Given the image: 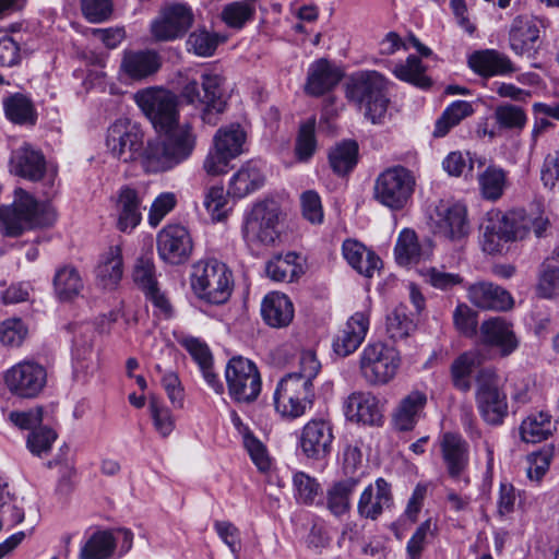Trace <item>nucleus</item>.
Listing matches in <instances>:
<instances>
[{"label":"nucleus","instance_id":"1","mask_svg":"<svg viewBox=\"0 0 559 559\" xmlns=\"http://www.w3.org/2000/svg\"><path fill=\"white\" fill-rule=\"evenodd\" d=\"M106 146L120 162L140 160L147 173L167 171L192 154V139L187 129L179 130L168 141L148 142L144 147L142 129L127 118L117 119L109 126Z\"/></svg>","mask_w":559,"mask_h":559},{"label":"nucleus","instance_id":"2","mask_svg":"<svg viewBox=\"0 0 559 559\" xmlns=\"http://www.w3.org/2000/svg\"><path fill=\"white\" fill-rule=\"evenodd\" d=\"M57 213L48 202H39L22 188L14 191L11 205L0 206V233L7 237H19L25 230L52 226Z\"/></svg>","mask_w":559,"mask_h":559},{"label":"nucleus","instance_id":"3","mask_svg":"<svg viewBox=\"0 0 559 559\" xmlns=\"http://www.w3.org/2000/svg\"><path fill=\"white\" fill-rule=\"evenodd\" d=\"M135 100L155 130L165 134L163 141H168L179 130L187 129L192 139V151L195 146V136L187 123L179 124L178 97L170 91L151 87L135 94Z\"/></svg>","mask_w":559,"mask_h":559},{"label":"nucleus","instance_id":"4","mask_svg":"<svg viewBox=\"0 0 559 559\" xmlns=\"http://www.w3.org/2000/svg\"><path fill=\"white\" fill-rule=\"evenodd\" d=\"M386 88L388 81L381 73L360 71L349 78L346 84V97L359 106L365 105V116L372 123H378L388 110Z\"/></svg>","mask_w":559,"mask_h":559},{"label":"nucleus","instance_id":"5","mask_svg":"<svg viewBox=\"0 0 559 559\" xmlns=\"http://www.w3.org/2000/svg\"><path fill=\"white\" fill-rule=\"evenodd\" d=\"M402 359L399 350L381 341L368 343L359 354L361 378L373 386L390 383L397 374Z\"/></svg>","mask_w":559,"mask_h":559},{"label":"nucleus","instance_id":"6","mask_svg":"<svg viewBox=\"0 0 559 559\" xmlns=\"http://www.w3.org/2000/svg\"><path fill=\"white\" fill-rule=\"evenodd\" d=\"M191 287L199 298L221 305L230 297L231 274L216 260L199 261L192 267Z\"/></svg>","mask_w":559,"mask_h":559},{"label":"nucleus","instance_id":"7","mask_svg":"<svg viewBox=\"0 0 559 559\" xmlns=\"http://www.w3.org/2000/svg\"><path fill=\"white\" fill-rule=\"evenodd\" d=\"M416 178L404 166H392L383 170L374 181V199L383 206L399 211L404 209L414 194Z\"/></svg>","mask_w":559,"mask_h":559},{"label":"nucleus","instance_id":"8","mask_svg":"<svg viewBox=\"0 0 559 559\" xmlns=\"http://www.w3.org/2000/svg\"><path fill=\"white\" fill-rule=\"evenodd\" d=\"M475 401L481 418L489 425L502 424L508 415V399L500 388V380L495 370L485 368L475 378Z\"/></svg>","mask_w":559,"mask_h":559},{"label":"nucleus","instance_id":"9","mask_svg":"<svg viewBox=\"0 0 559 559\" xmlns=\"http://www.w3.org/2000/svg\"><path fill=\"white\" fill-rule=\"evenodd\" d=\"M497 226L500 239L516 241L525 239L531 231L537 238L544 237L550 227V219L540 204H532L528 210L516 209L507 212Z\"/></svg>","mask_w":559,"mask_h":559},{"label":"nucleus","instance_id":"10","mask_svg":"<svg viewBox=\"0 0 559 559\" xmlns=\"http://www.w3.org/2000/svg\"><path fill=\"white\" fill-rule=\"evenodd\" d=\"M246 133L238 123L219 128L214 138L213 146L209 151L203 169L207 175L218 176L226 174L231 159L243 152Z\"/></svg>","mask_w":559,"mask_h":559},{"label":"nucleus","instance_id":"11","mask_svg":"<svg viewBox=\"0 0 559 559\" xmlns=\"http://www.w3.org/2000/svg\"><path fill=\"white\" fill-rule=\"evenodd\" d=\"M229 395L236 402L251 403L261 392V377L253 361L243 357H233L225 369Z\"/></svg>","mask_w":559,"mask_h":559},{"label":"nucleus","instance_id":"12","mask_svg":"<svg viewBox=\"0 0 559 559\" xmlns=\"http://www.w3.org/2000/svg\"><path fill=\"white\" fill-rule=\"evenodd\" d=\"M313 386L295 376H285L274 392L276 412L285 418L295 419L305 415L313 403Z\"/></svg>","mask_w":559,"mask_h":559},{"label":"nucleus","instance_id":"13","mask_svg":"<svg viewBox=\"0 0 559 559\" xmlns=\"http://www.w3.org/2000/svg\"><path fill=\"white\" fill-rule=\"evenodd\" d=\"M280 207L274 201L257 203L247 215L242 236L250 246L271 245L278 237Z\"/></svg>","mask_w":559,"mask_h":559},{"label":"nucleus","instance_id":"14","mask_svg":"<svg viewBox=\"0 0 559 559\" xmlns=\"http://www.w3.org/2000/svg\"><path fill=\"white\" fill-rule=\"evenodd\" d=\"M193 22L194 13L190 5L170 2L163 5L151 22V35L156 41H173L182 38Z\"/></svg>","mask_w":559,"mask_h":559},{"label":"nucleus","instance_id":"15","mask_svg":"<svg viewBox=\"0 0 559 559\" xmlns=\"http://www.w3.org/2000/svg\"><path fill=\"white\" fill-rule=\"evenodd\" d=\"M297 439L298 449L306 459L322 462L332 453L334 426L330 419L311 418L300 429Z\"/></svg>","mask_w":559,"mask_h":559},{"label":"nucleus","instance_id":"16","mask_svg":"<svg viewBox=\"0 0 559 559\" xmlns=\"http://www.w3.org/2000/svg\"><path fill=\"white\" fill-rule=\"evenodd\" d=\"M10 169L12 174L29 181L45 179L50 189L55 187L57 169L48 168L44 154L28 143H24L12 152Z\"/></svg>","mask_w":559,"mask_h":559},{"label":"nucleus","instance_id":"17","mask_svg":"<svg viewBox=\"0 0 559 559\" xmlns=\"http://www.w3.org/2000/svg\"><path fill=\"white\" fill-rule=\"evenodd\" d=\"M440 451L445 472L460 487L469 485V445L462 436L445 432L440 439Z\"/></svg>","mask_w":559,"mask_h":559},{"label":"nucleus","instance_id":"18","mask_svg":"<svg viewBox=\"0 0 559 559\" xmlns=\"http://www.w3.org/2000/svg\"><path fill=\"white\" fill-rule=\"evenodd\" d=\"M10 392L21 397H35L47 381L45 368L34 361H22L13 366L4 377Z\"/></svg>","mask_w":559,"mask_h":559},{"label":"nucleus","instance_id":"19","mask_svg":"<svg viewBox=\"0 0 559 559\" xmlns=\"http://www.w3.org/2000/svg\"><path fill=\"white\" fill-rule=\"evenodd\" d=\"M192 239L186 227L167 225L157 235V252L165 262L181 264L192 252Z\"/></svg>","mask_w":559,"mask_h":559},{"label":"nucleus","instance_id":"20","mask_svg":"<svg viewBox=\"0 0 559 559\" xmlns=\"http://www.w3.org/2000/svg\"><path fill=\"white\" fill-rule=\"evenodd\" d=\"M438 235L451 241H461L469 234L467 209L462 203H440L433 218Z\"/></svg>","mask_w":559,"mask_h":559},{"label":"nucleus","instance_id":"21","mask_svg":"<svg viewBox=\"0 0 559 559\" xmlns=\"http://www.w3.org/2000/svg\"><path fill=\"white\" fill-rule=\"evenodd\" d=\"M144 193L134 187L122 186L115 199L116 227L121 233H131L142 221Z\"/></svg>","mask_w":559,"mask_h":559},{"label":"nucleus","instance_id":"22","mask_svg":"<svg viewBox=\"0 0 559 559\" xmlns=\"http://www.w3.org/2000/svg\"><path fill=\"white\" fill-rule=\"evenodd\" d=\"M479 341L485 346L496 348L503 357L511 355L520 344L513 324L501 317H492L481 322Z\"/></svg>","mask_w":559,"mask_h":559},{"label":"nucleus","instance_id":"23","mask_svg":"<svg viewBox=\"0 0 559 559\" xmlns=\"http://www.w3.org/2000/svg\"><path fill=\"white\" fill-rule=\"evenodd\" d=\"M344 413L348 420L368 426L383 423L382 405L371 392L356 391L344 401Z\"/></svg>","mask_w":559,"mask_h":559},{"label":"nucleus","instance_id":"24","mask_svg":"<svg viewBox=\"0 0 559 559\" xmlns=\"http://www.w3.org/2000/svg\"><path fill=\"white\" fill-rule=\"evenodd\" d=\"M467 64L473 72L481 78L508 76L518 68L503 52L496 49L476 50L467 58Z\"/></svg>","mask_w":559,"mask_h":559},{"label":"nucleus","instance_id":"25","mask_svg":"<svg viewBox=\"0 0 559 559\" xmlns=\"http://www.w3.org/2000/svg\"><path fill=\"white\" fill-rule=\"evenodd\" d=\"M341 70L325 58L310 63L304 91L307 95L319 97L331 92L341 81Z\"/></svg>","mask_w":559,"mask_h":559},{"label":"nucleus","instance_id":"26","mask_svg":"<svg viewBox=\"0 0 559 559\" xmlns=\"http://www.w3.org/2000/svg\"><path fill=\"white\" fill-rule=\"evenodd\" d=\"M370 324V311H356L333 342L334 352L343 357L353 354L364 342Z\"/></svg>","mask_w":559,"mask_h":559},{"label":"nucleus","instance_id":"27","mask_svg":"<svg viewBox=\"0 0 559 559\" xmlns=\"http://www.w3.org/2000/svg\"><path fill=\"white\" fill-rule=\"evenodd\" d=\"M468 300L484 310L506 311L512 308L513 298L508 290L491 282H477L467 288Z\"/></svg>","mask_w":559,"mask_h":559},{"label":"nucleus","instance_id":"28","mask_svg":"<svg viewBox=\"0 0 559 559\" xmlns=\"http://www.w3.org/2000/svg\"><path fill=\"white\" fill-rule=\"evenodd\" d=\"M433 243L429 238L418 240L414 230L403 229L396 240L394 254L400 265L415 264L431 257Z\"/></svg>","mask_w":559,"mask_h":559},{"label":"nucleus","instance_id":"29","mask_svg":"<svg viewBox=\"0 0 559 559\" xmlns=\"http://www.w3.org/2000/svg\"><path fill=\"white\" fill-rule=\"evenodd\" d=\"M392 499L390 484L383 478H378L374 485H369L361 492L357 506L358 514L365 519L376 520L384 509L390 508Z\"/></svg>","mask_w":559,"mask_h":559},{"label":"nucleus","instance_id":"30","mask_svg":"<svg viewBox=\"0 0 559 559\" xmlns=\"http://www.w3.org/2000/svg\"><path fill=\"white\" fill-rule=\"evenodd\" d=\"M223 82L224 79L216 73H203L201 75L202 106H204L202 120L211 126L217 123V115L226 108L222 90Z\"/></svg>","mask_w":559,"mask_h":559},{"label":"nucleus","instance_id":"31","mask_svg":"<svg viewBox=\"0 0 559 559\" xmlns=\"http://www.w3.org/2000/svg\"><path fill=\"white\" fill-rule=\"evenodd\" d=\"M427 405V394L414 390L405 395L393 412L392 420L394 427L400 431H411L418 423Z\"/></svg>","mask_w":559,"mask_h":559},{"label":"nucleus","instance_id":"32","mask_svg":"<svg viewBox=\"0 0 559 559\" xmlns=\"http://www.w3.org/2000/svg\"><path fill=\"white\" fill-rule=\"evenodd\" d=\"M160 57L153 50L126 51L121 61L122 72L132 80H143L160 68Z\"/></svg>","mask_w":559,"mask_h":559},{"label":"nucleus","instance_id":"33","mask_svg":"<svg viewBox=\"0 0 559 559\" xmlns=\"http://www.w3.org/2000/svg\"><path fill=\"white\" fill-rule=\"evenodd\" d=\"M294 305L285 294L270 293L261 305L262 318L272 328L288 326L294 319Z\"/></svg>","mask_w":559,"mask_h":559},{"label":"nucleus","instance_id":"34","mask_svg":"<svg viewBox=\"0 0 559 559\" xmlns=\"http://www.w3.org/2000/svg\"><path fill=\"white\" fill-rule=\"evenodd\" d=\"M123 275L122 253L119 246L110 247L95 269L97 284L105 289L117 287Z\"/></svg>","mask_w":559,"mask_h":559},{"label":"nucleus","instance_id":"35","mask_svg":"<svg viewBox=\"0 0 559 559\" xmlns=\"http://www.w3.org/2000/svg\"><path fill=\"white\" fill-rule=\"evenodd\" d=\"M264 185V175L257 162L246 163L230 179L227 193L245 198Z\"/></svg>","mask_w":559,"mask_h":559},{"label":"nucleus","instance_id":"36","mask_svg":"<svg viewBox=\"0 0 559 559\" xmlns=\"http://www.w3.org/2000/svg\"><path fill=\"white\" fill-rule=\"evenodd\" d=\"M539 38V29L528 19L518 16L513 20L510 32V48L518 56L530 55L535 49V43Z\"/></svg>","mask_w":559,"mask_h":559},{"label":"nucleus","instance_id":"37","mask_svg":"<svg viewBox=\"0 0 559 559\" xmlns=\"http://www.w3.org/2000/svg\"><path fill=\"white\" fill-rule=\"evenodd\" d=\"M559 293V248L544 260L539 267L536 294L545 299H552Z\"/></svg>","mask_w":559,"mask_h":559},{"label":"nucleus","instance_id":"38","mask_svg":"<svg viewBox=\"0 0 559 559\" xmlns=\"http://www.w3.org/2000/svg\"><path fill=\"white\" fill-rule=\"evenodd\" d=\"M479 192L485 200H499L508 187V173L497 165H488L478 177Z\"/></svg>","mask_w":559,"mask_h":559},{"label":"nucleus","instance_id":"39","mask_svg":"<svg viewBox=\"0 0 559 559\" xmlns=\"http://www.w3.org/2000/svg\"><path fill=\"white\" fill-rule=\"evenodd\" d=\"M84 283L79 271L71 265L57 270L53 277V289L60 301H70L83 290Z\"/></svg>","mask_w":559,"mask_h":559},{"label":"nucleus","instance_id":"40","mask_svg":"<svg viewBox=\"0 0 559 559\" xmlns=\"http://www.w3.org/2000/svg\"><path fill=\"white\" fill-rule=\"evenodd\" d=\"M481 364V355L478 350H469L460 355L451 365L453 385L467 392L472 388L471 374Z\"/></svg>","mask_w":559,"mask_h":559},{"label":"nucleus","instance_id":"41","mask_svg":"<svg viewBox=\"0 0 559 559\" xmlns=\"http://www.w3.org/2000/svg\"><path fill=\"white\" fill-rule=\"evenodd\" d=\"M5 117L17 124H35L37 112L33 102L25 95L16 93L3 99Z\"/></svg>","mask_w":559,"mask_h":559},{"label":"nucleus","instance_id":"42","mask_svg":"<svg viewBox=\"0 0 559 559\" xmlns=\"http://www.w3.org/2000/svg\"><path fill=\"white\" fill-rule=\"evenodd\" d=\"M392 73L396 79L420 88H428L432 84L431 79L426 74V67L415 55L408 56L405 62L396 63Z\"/></svg>","mask_w":559,"mask_h":559},{"label":"nucleus","instance_id":"43","mask_svg":"<svg viewBox=\"0 0 559 559\" xmlns=\"http://www.w3.org/2000/svg\"><path fill=\"white\" fill-rule=\"evenodd\" d=\"M360 479L358 476H349L344 480L334 484L328 490V508L336 516L346 513L349 510V497L358 486Z\"/></svg>","mask_w":559,"mask_h":559},{"label":"nucleus","instance_id":"44","mask_svg":"<svg viewBox=\"0 0 559 559\" xmlns=\"http://www.w3.org/2000/svg\"><path fill=\"white\" fill-rule=\"evenodd\" d=\"M474 112L473 105L466 100H455L451 103L442 112L441 117L436 121L433 136L442 138L449 131L457 126L463 119L469 117Z\"/></svg>","mask_w":559,"mask_h":559},{"label":"nucleus","instance_id":"45","mask_svg":"<svg viewBox=\"0 0 559 559\" xmlns=\"http://www.w3.org/2000/svg\"><path fill=\"white\" fill-rule=\"evenodd\" d=\"M551 417L545 413L527 416L520 427L522 440L527 443H537L548 438L552 431Z\"/></svg>","mask_w":559,"mask_h":559},{"label":"nucleus","instance_id":"46","mask_svg":"<svg viewBox=\"0 0 559 559\" xmlns=\"http://www.w3.org/2000/svg\"><path fill=\"white\" fill-rule=\"evenodd\" d=\"M254 15L255 4L236 0L223 7L219 19L227 27L239 31L252 21Z\"/></svg>","mask_w":559,"mask_h":559},{"label":"nucleus","instance_id":"47","mask_svg":"<svg viewBox=\"0 0 559 559\" xmlns=\"http://www.w3.org/2000/svg\"><path fill=\"white\" fill-rule=\"evenodd\" d=\"M358 145L355 141H343L329 153V162L337 175H346L357 164Z\"/></svg>","mask_w":559,"mask_h":559},{"label":"nucleus","instance_id":"48","mask_svg":"<svg viewBox=\"0 0 559 559\" xmlns=\"http://www.w3.org/2000/svg\"><path fill=\"white\" fill-rule=\"evenodd\" d=\"M73 369L76 379L86 380L97 369V359L92 342L75 340L73 348Z\"/></svg>","mask_w":559,"mask_h":559},{"label":"nucleus","instance_id":"49","mask_svg":"<svg viewBox=\"0 0 559 559\" xmlns=\"http://www.w3.org/2000/svg\"><path fill=\"white\" fill-rule=\"evenodd\" d=\"M116 547L115 538L110 532L94 533L80 550V559H107Z\"/></svg>","mask_w":559,"mask_h":559},{"label":"nucleus","instance_id":"50","mask_svg":"<svg viewBox=\"0 0 559 559\" xmlns=\"http://www.w3.org/2000/svg\"><path fill=\"white\" fill-rule=\"evenodd\" d=\"M298 255L295 252L275 257L266 263V275L275 282H293L300 272V266L296 263Z\"/></svg>","mask_w":559,"mask_h":559},{"label":"nucleus","instance_id":"51","mask_svg":"<svg viewBox=\"0 0 559 559\" xmlns=\"http://www.w3.org/2000/svg\"><path fill=\"white\" fill-rule=\"evenodd\" d=\"M416 330V324L411 319L404 307H396L386 317V334L392 341H401L409 336Z\"/></svg>","mask_w":559,"mask_h":559},{"label":"nucleus","instance_id":"52","mask_svg":"<svg viewBox=\"0 0 559 559\" xmlns=\"http://www.w3.org/2000/svg\"><path fill=\"white\" fill-rule=\"evenodd\" d=\"M219 44V36L205 28H198L187 39V49L199 57H211Z\"/></svg>","mask_w":559,"mask_h":559},{"label":"nucleus","instance_id":"53","mask_svg":"<svg viewBox=\"0 0 559 559\" xmlns=\"http://www.w3.org/2000/svg\"><path fill=\"white\" fill-rule=\"evenodd\" d=\"M148 411L155 430L160 437H168L175 429V418L170 409L157 397L151 396L148 401Z\"/></svg>","mask_w":559,"mask_h":559},{"label":"nucleus","instance_id":"54","mask_svg":"<svg viewBox=\"0 0 559 559\" xmlns=\"http://www.w3.org/2000/svg\"><path fill=\"white\" fill-rule=\"evenodd\" d=\"M474 163H477L478 167H483L485 165V158L471 155L468 152L465 154L462 152H451L443 159L442 166L450 176L460 177L465 173H471Z\"/></svg>","mask_w":559,"mask_h":559},{"label":"nucleus","instance_id":"55","mask_svg":"<svg viewBox=\"0 0 559 559\" xmlns=\"http://www.w3.org/2000/svg\"><path fill=\"white\" fill-rule=\"evenodd\" d=\"M80 9L87 22L98 24L110 20L114 3L112 0H80Z\"/></svg>","mask_w":559,"mask_h":559},{"label":"nucleus","instance_id":"56","mask_svg":"<svg viewBox=\"0 0 559 559\" xmlns=\"http://www.w3.org/2000/svg\"><path fill=\"white\" fill-rule=\"evenodd\" d=\"M227 197L223 186H213L204 193L203 205L212 221L221 222L227 217Z\"/></svg>","mask_w":559,"mask_h":559},{"label":"nucleus","instance_id":"57","mask_svg":"<svg viewBox=\"0 0 559 559\" xmlns=\"http://www.w3.org/2000/svg\"><path fill=\"white\" fill-rule=\"evenodd\" d=\"M495 118L497 123L507 129H523L527 121L524 109L520 106L503 104L496 108Z\"/></svg>","mask_w":559,"mask_h":559},{"label":"nucleus","instance_id":"58","mask_svg":"<svg viewBox=\"0 0 559 559\" xmlns=\"http://www.w3.org/2000/svg\"><path fill=\"white\" fill-rule=\"evenodd\" d=\"M317 148L314 135V122L309 121L300 126L298 136L296 139L295 155L299 162L309 160Z\"/></svg>","mask_w":559,"mask_h":559},{"label":"nucleus","instance_id":"59","mask_svg":"<svg viewBox=\"0 0 559 559\" xmlns=\"http://www.w3.org/2000/svg\"><path fill=\"white\" fill-rule=\"evenodd\" d=\"M27 332V326L21 319L4 320L0 323V342L4 346L17 347L24 342Z\"/></svg>","mask_w":559,"mask_h":559},{"label":"nucleus","instance_id":"60","mask_svg":"<svg viewBox=\"0 0 559 559\" xmlns=\"http://www.w3.org/2000/svg\"><path fill=\"white\" fill-rule=\"evenodd\" d=\"M453 323L455 329L466 337L477 334V313L465 304L456 306L453 312Z\"/></svg>","mask_w":559,"mask_h":559},{"label":"nucleus","instance_id":"61","mask_svg":"<svg viewBox=\"0 0 559 559\" xmlns=\"http://www.w3.org/2000/svg\"><path fill=\"white\" fill-rule=\"evenodd\" d=\"M132 277L134 283L145 293L157 286L155 266L151 259L140 258L136 260Z\"/></svg>","mask_w":559,"mask_h":559},{"label":"nucleus","instance_id":"62","mask_svg":"<svg viewBox=\"0 0 559 559\" xmlns=\"http://www.w3.org/2000/svg\"><path fill=\"white\" fill-rule=\"evenodd\" d=\"M293 483L297 500L305 504L312 503L320 490V485L317 480L309 475L299 472L294 475Z\"/></svg>","mask_w":559,"mask_h":559},{"label":"nucleus","instance_id":"63","mask_svg":"<svg viewBox=\"0 0 559 559\" xmlns=\"http://www.w3.org/2000/svg\"><path fill=\"white\" fill-rule=\"evenodd\" d=\"M57 433L47 427L33 430L27 438V448L35 455H43L50 451Z\"/></svg>","mask_w":559,"mask_h":559},{"label":"nucleus","instance_id":"64","mask_svg":"<svg viewBox=\"0 0 559 559\" xmlns=\"http://www.w3.org/2000/svg\"><path fill=\"white\" fill-rule=\"evenodd\" d=\"M423 275L427 283L441 290L451 289L463 282L460 274L445 272L443 270H438L437 267H429L425 270Z\"/></svg>","mask_w":559,"mask_h":559}]
</instances>
